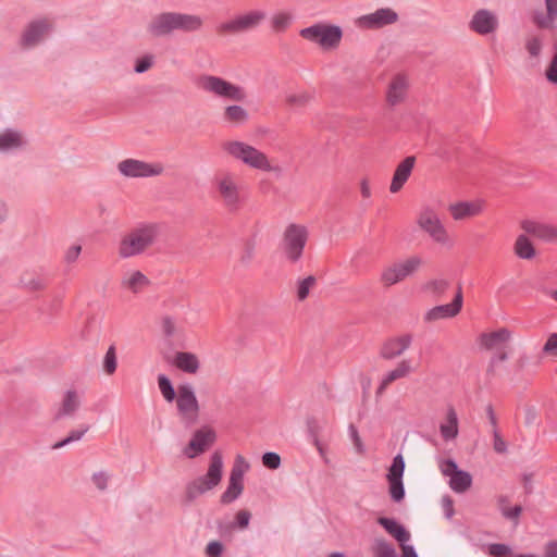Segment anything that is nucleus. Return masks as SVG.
Instances as JSON below:
<instances>
[{
    "mask_svg": "<svg viewBox=\"0 0 557 557\" xmlns=\"http://www.w3.org/2000/svg\"><path fill=\"white\" fill-rule=\"evenodd\" d=\"M212 187L218 200L230 213L238 212L246 202L245 186L234 172L220 171L212 180Z\"/></svg>",
    "mask_w": 557,
    "mask_h": 557,
    "instance_id": "f257e3e1",
    "label": "nucleus"
},
{
    "mask_svg": "<svg viewBox=\"0 0 557 557\" xmlns=\"http://www.w3.org/2000/svg\"><path fill=\"white\" fill-rule=\"evenodd\" d=\"M223 475V457L220 451H214L210 457L208 471L189 483L185 487V500L193 503L200 495L218 486Z\"/></svg>",
    "mask_w": 557,
    "mask_h": 557,
    "instance_id": "f03ea898",
    "label": "nucleus"
},
{
    "mask_svg": "<svg viewBox=\"0 0 557 557\" xmlns=\"http://www.w3.org/2000/svg\"><path fill=\"white\" fill-rule=\"evenodd\" d=\"M157 236L158 226L156 224H146L134 228L121 239L119 256L126 259L143 253L154 243Z\"/></svg>",
    "mask_w": 557,
    "mask_h": 557,
    "instance_id": "7ed1b4c3",
    "label": "nucleus"
},
{
    "mask_svg": "<svg viewBox=\"0 0 557 557\" xmlns=\"http://www.w3.org/2000/svg\"><path fill=\"white\" fill-rule=\"evenodd\" d=\"M222 149L236 160L249 168L271 172L273 170L268 157L257 148L239 140H231L222 144Z\"/></svg>",
    "mask_w": 557,
    "mask_h": 557,
    "instance_id": "20e7f679",
    "label": "nucleus"
},
{
    "mask_svg": "<svg viewBox=\"0 0 557 557\" xmlns=\"http://www.w3.org/2000/svg\"><path fill=\"white\" fill-rule=\"evenodd\" d=\"M308 238L309 231L302 224L290 223L285 227L281 248L289 262L297 263L302 258Z\"/></svg>",
    "mask_w": 557,
    "mask_h": 557,
    "instance_id": "39448f33",
    "label": "nucleus"
},
{
    "mask_svg": "<svg viewBox=\"0 0 557 557\" xmlns=\"http://www.w3.org/2000/svg\"><path fill=\"white\" fill-rule=\"evenodd\" d=\"M199 87L206 92L227 100L244 101L247 97L243 87L214 75L201 76L199 78Z\"/></svg>",
    "mask_w": 557,
    "mask_h": 557,
    "instance_id": "423d86ee",
    "label": "nucleus"
},
{
    "mask_svg": "<svg viewBox=\"0 0 557 557\" xmlns=\"http://www.w3.org/2000/svg\"><path fill=\"white\" fill-rule=\"evenodd\" d=\"M299 34L304 39L318 44L323 49L336 48L343 37L339 26L323 23L302 28Z\"/></svg>",
    "mask_w": 557,
    "mask_h": 557,
    "instance_id": "0eeeda50",
    "label": "nucleus"
},
{
    "mask_svg": "<svg viewBox=\"0 0 557 557\" xmlns=\"http://www.w3.org/2000/svg\"><path fill=\"white\" fill-rule=\"evenodd\" d=\"M265 18L262 11H250L245 14L235 16L234 18L221 23L218 26L220 34L237 35L255 29Z\"/></svg>",
    "mask_w": 557,
    "mask_h": 557,
    "instance_id": "6e6552de",
    "label": "nucleus"
},
{
    "mask_svg": "<svg viewBox=\"0 0 557 557\" xmlns=\"http://www.w3.org/2000/svg\"><path fill=\"white\" fill-rule=\"evenodd\" d=\"M249 469V465L244 457L238 455L231 470L227 488L221 495L220 502L224 505L235 502L244 491V474Z\"/></svg>",
    "mask_w": 557,
    "mask_h": 557,
    "instance_id": "1a4fd4ad",
    "label": "nucleus"
},
{
    "mask_svg": "<svg viewBox=\"0 0 557 557\" xmlns=\"http://www.w3.org/2000/svg\"><path fill=\"white\" fill-rule=\"evenodd\" d=\"M176 407L186 426H190L197 421L199 404L194 388L189 384L178 386Z\"/></svg>",
    "mask_w": 557,
    "mask_h": 557,
    "instance_id": "9d476101",
    "label": "nucleus"
},
{
    "mask_svg": "<svg viewBox=\"0 0 557 557\" xmlns=\"http://www.w3.org/2000/svg\"><path fill=\"white\" fill-rule=\"evenodd\" d=\"M417 223L435 243L442 245L448 243V233L438 214L433 209L429 207L422 209L418 215Z\"/></svg>",
    "mask_w": 557,
    "mask_h": 557,
    "instance_id": "9b49d317",
    "label": "nucleus"
},
{
    "mask_svg": "<svg viewBox=\"0 0 557 557\" xmlns=\"http://www.w3.org/2000/svg\"><path fill=\"white\" fill-rule=\"evenodd\" d=\"M423 260L419 256H411L399 261L382 272L381 280L386 286L394 285L413 274L422 265Z\"/></svg>",
    "mask_w": 557,
    "mask_h": 557,
    "instance_id": "f8f14e48",
    "label": "nucleus"
},
{
    "mask_svg": "<svg viewBox=\"0 0 557 557\" xmlns=\"http://www.w3.org/2000/svg\"><path fill=\"white\" fill-rule=\"evenodd\" d=\"M117 170L125 177L144 178L161 175L163 173V165L137 159H125L117 163Z\"/></svg>",
    "mask_w": 557,
    "mask_h": 557,
    "instance_id": "ddd939ff",
    "label": "nucleus"
},
{
    "mask_svg": "<svg viewBox=\"0 0 557 557\" xmlns=\"http://www.w3.org/2000/svg\"><path fill=\"white\" fill-rule=\"evenodd\" d=\"M215 432L210 428L197 430L188 445L184 448V455L189 459L196 458L208 450L215 442Z\"/></svg>",
    "mask_w": 557,
    "mask_h": 557,
    "instance_id": "4468645a",
    "label": "nucleus"
},
{
    "mask_svg": "<svg viewBox=\"0 0 557 557\" xmlns=\"http://www.w3.org/2000/svg\"><path fill=\"white\" fill-rule=\"evenodd\" d=\"M462 304V289L461 286L459 285L453 301L450 304L435 306L432 309L428 310L424 314V321L434 322L441 319L454 318L461 311Z\"/></svg>",
    "mask_w": 557,
    "mask_h": 557,
    "instance_id": "2eb2a0df",
    "label": "nucleus"
},
{
    "mask_svg": "<svg viewBox=\"0 0 557 557\" xmlns=\"http://www.w3.org/2000/svg\"><path fill=\"white\" fill-rule=\"evenodd\" d=\"M397 13L389 8H382L373 13L360 16L357 25L364 29H376L393 24L397 21Z\"/></svg>",
    "mask_w": 557,
    "mask_h": 557,
    "instance_id": "dca6fc26",
    "label": "nucleus"
},
{
    "mask_svg": "<svg viewBox=\"0 0 557 557\" xmlns=\"http://www.w3.org/2000/svg\"><path fill=\"white\" fill-rule=\"evenodd\" d=\"M413 336L409 333L387 338L381 346L380 357L384 360H394L409 349Z\"/></svg>",
    "mask_w": 557,
    "mask_h": 557,
    "instance_id": "f3484780",
    "label": "nucleus"
},
{
    "mask_svg": "<svg viewBox=\"0 0 557 557\" xmlns=\"http://www.w3.org/2000/svg\"><path fill=\"white\" fill-rule=\"evenodd\" d=\"M521 228L529 235L543 242H557V227L534 220H524L521 222Z\"/></svg>",
    "mask_w": 557,
    "mask_h": 557,
    "instance_id": "a211bd4d",
    "label": "nucleus"
},
{
    "mask_svg": "<svg viewBox=\"0 0 557 557\" xmlns=\"http://www.w3.org/2000/svg\"><path fill=\"white\" fill-rule=\"evenodd\" d=\"M497 27L496 15L486 9L476 11L470 21V28L479 35L492 34Z\"/></svg>",
    "mask_w": 557,
    "mask_h": 557,
    "instance_id": "6ab92c4d",
    "label": "nucleus"
},
{
    "mask_svg": "<svg viewBox=\"0 0 557 557\" xmlns=\"http://www.w3.org/2000/svg\"><path fill=\"white\" fill-rule=\"evenodd\" d=\"M50 28L46 20H37L28 24L23 33L21 45L25 48L36 46Z\"/></svg>",
    "mask_w": 557,
    "mask_h": 557,
    "instance_id": "aec40b11",
    "label": "nucleus"
},
{
    "mask_svg": "<svg viewBox=\"0 0 557 557\" xmlns=\"http://www.w3.org/2000/svg\"><path fill=\"white\" fill-rule=\"evenodd\" d=\"M175 24V12H164L153 17L148 30L156 37L166 36L176 30Z\"/></svg>",
    "mask_w": 557,
    "mask_h": 557,
    "instance_id": "412c9836",
    "label": "nucleus"
},
{
    "mask_svg": "<svg viewBox=\"0 0 557 557\" xmlns=\"http://www.w3.org/2000/svg\"><path fill=\"white\" fill-rule=\"evenodd\" d=\"M414 163L416 158L413 156H409L397 165L389 186L391 193H398L403 188L412 172Z\"/></svg>",
    "mask_w": 557,
    "mask_h": 557,
    "instance_id": "4be33fe9",
    "label": "nucleus"
},
{
    "mask_svg": "<svg viewBox=\"0 0 557 557\" xmlns=\"http://www.w3.org/2000/svg\"><path fill=\"white\" fill-rule=\"evenodd\" d=\"M414 371L413 367L411 366L410 359H403L397 363V366L388 371L381 381L380 386L377 387L376 393L381 394L383 391L392 384L394 381L407 377L410 373Z\"/></svg>",
    "mask_w": 557,
    "mask_h": 557,
    "instance_id": "5701e85b",
    "label": "nucleus"
},
{
    "mask_svg": "<svg viewBox=\"0 0 557 557\" xmlns=\"http://www.w3.org/2000/svg\"><path fill=\"white\" fill-rule=\"evenodd\" d=\"M408 83L405 76L396 75L388 85L386 100L394 107L403 102L406 98Z\"/></svg>",
    "mask_w": 557,
    "mask_h": 557,
    "instance_id": "b1692460",
    "label": "nucleus"
},
{
    "mask_svg": "<svg viewBox=\"0 0 557 557\" xmlns=\"http://www.w3.org/2000/svg\"><path fill=\"white\" fill-rule=\"evenodd\" d=\"M482 209L481 201H461L449 206V211L455 220L475 216L481 213Z\"/></svg>",
    "mask_w": 557,
    "mask_h": 557,
    "instance_id": "393cba45",
    "label": "nucleus"
},
{
    "mask_svg": "<svg viewBox=\"0 0 557 557\" xmlns=\"http://www.w3.org/2000/svg\"><path fill=\"white\" fill-rule=\"evenodd\" d=\"M510 337V331L506 327H502L494 332L482 333L480 335V344L487 350L498 349V347L507 343Z\"/></svg>",
    "mask_w": 557,
    "mask_h": 557,
    "instance_id": "a878e982",
    "label": "nucleus"
},
{
    "mask_svg": "<svg viewBox=\"0 0 557 557\" xmlns=\"http://www.w3.org/2000/svg\"><path fill=\"white\" fill-rule=\"evenodd\" d=\"M81 407V399L75 391H67L58 411L54 414V420H60L65 417H73Z\"/></svg>",
    "mask_w": 557,
    "mask_h": 557,
    "instance_id": "bb28decb",
    "label": "nucleus"
},
{
    "mask_svg": "<svg viewBox=\"0 0 557 557\" xmlns=\"http://www.w3.org/2000/svg\"><path fill=\"white\" fill-rule=\"evenodd\" d=\"M149 283V278L138 270L125 273L121 280V286L134 294L140 293Z\"/></svg>",
    "mask_w": 557,
    "mask_h": 557,
    "instance_id": "cd10ccee",
    "label": "nucleus"
},
{
    "mask_svg": "<svg viewBox=\"0 0 557 557\" xmlns=\"http://www.w3.org/2000/svg\"><path fill=\"white\" fill-rule=\"evenodd\" d=\"M377 523L382 525L388 534L395 537L400 544L409 541L410 533L404 525L399 524L396 520L386 517H380Z\"/></svg>",
    "mask_w": 557,
    "mask_h": 557,
    "instance_id": "c85d7f7f",
    "label": "nucleus"
},
{
    "mask_svg": "<svg viewBox=\"0 0 557 557\" xmlns=\"http://www.w3.org/2000/svg\"><path fill=\"white\" fill-rule=\"evenodd\" d=\"M175 23L176 30L193 33L202 27L203 21L199 15L175 12Z\"/></svg>",
    "mask_w": 557,
    "mask_h": 557,
    "instance_id": "c756f323",
    "label": "nucleus"
},
{
    "mask_svg": "<svg viewBox=\"0 0 557 557\" xmlns=\"http://www.w3.org/2000/svg\"><path fill=\"white\" fill-rule=\"evenodd\" d=\"M174 366L183 372L195 374L199 370L200 363L195 354L178 351L174 357Z\"/></svg>",
    "mask_w": 557,
    "mask_h": 557,
    "instance_id": "7c9ffc66",
    "label": "nucleus"
},
{
    "mask_svg": "<svg viewBox=\"0 0 557 557\" xmlns=\"http://www.w3.org/2000/svg\"><path fill=\"white\" fill-rule=\"evenodd\" d=\"M25 145L23 135L14 129H5L0 134V151L9 152L22 148Z\"/></svg>",
    "mask_w": 557,
    "mask_h": 557,
    "instance_id": "2f4dec72",
    "label": "nucleus"
},
{
    "mask_svg": "<svg viewBox=\"0 0 557 557\" xmlns=\"http://www.w3.org/2000/svg\"><path fill=\"white\" fill-rule=\"evenodd\" d=\"M440 432L445 441L455 440L458 435V417L453 407L447 409L446 421L440 425Z\"/></svg>",
    "mask_w": 557,
    "mask_h": 557,
    "instance_id": "473e14b6",
    "label": "nucleus"
},
{
    "mask_svg": "<svg viewBox=\"0 0 557 557\" xmlns=\"http://www.w3.org/2000/svg\"><path fill=\"white\" fill-rule=\"evenodd\" d=\"M449 487L457 494L466 493L472 485V475L465 470H458L449 479Z\"/></svg>",
    "mask_w": 557,
    "mask_h": 557,
    "instance_id": "72a5a7b5",
    "label": "nucleus"
},
{
    "mask_svg": "<svg viewBox=\"0 0 557 557\" xmlns=\"http://www.w3.org/2000/svg\"><path fill=\"white\" fill-rule=\"evenodd\" d=\"M510 499L507 495H499L497 497V505L502 516L505 519L513 521L515 525L519 522V517L522 512V507L520 505H516L513 507H509Z\"/></svg>",
    "mask_w": 557,
    "mask_h": 557,
    "instance_id": "f704fd0d",
    "label": "nucleus"
},
{
    "mask_svg": "<svg viewBox=\"0 0 557 557\" xmlns=\"http://www.w3.org/2000/svg\"><path fill=\"white\" fill-rule=\"evenodd\" d=\"M20 285L28 292H37L46 288L47 280L37 273L25 272L20 278Z\"/></svg>",
    "mask_w": 557,
    "mask_h": 557,
    "instance_id": "c9c22d12",
    "label": "nucleus"
},
{
    "mask_svg": "<svg viewBox=\"0 0 557 557\" xmlns=\"http://www.w3.org/2000/svg\"><path fill=\"white\" fill-rule=\"evenodd\" d=\"M248 117L247 110L237 104L226 107L223 113V120L235 125L244 124Z\"/></svg>",
    "mask_w": 557,
    "mask_h": 557,
    "instance_id": "e433bc0d",
    "label": "nucleus"
},
{
    "mask_svg": "<svg viewBox=\"0 0 557 557\" xmlns=\"http://www.w3.org/2000/svg\"><path fill=\"white\" fill-rule=\"evenodd\" d=\"M515 253L520 259L525 260H530L535 256V249L527 235L521 234L517 237L515 243Z\"/></svg>",
    "mask_w": 557,
    "mask_h": 557,
    "instance_id": "4c0bfd02",
    "label": "nucleus"
},
{
    "mask_svg": "<svg viewBox=\"0 0 557 557\" xmlns=\"http://www.w3.org/2000/svg\"><path fill=\"white\" fill-rule=\"evenodd\" d=\"M89 424L83 423L76 430H72L69 435L60 442L52 445V449L62 448L71 443L81 441L83 436L89 431Z\"/></svg>",
    "mask_w": 557,
    "mask_h": 557,
    "instance_id": "58836bf2",
    "label": "nucleus"
},
{
    "mask_svg": "<svg viewBox=\"0 0 557 557\" xmlns=\"http://www.w3.org/2000/svg\"><path fill=\"white\" fill-rule=\"evenodd\" d=\"M374 557H397L394 546L383 539H376L373 545Z\"/></svg>",
    "mask_w": 557,
    "mask_h": 557,
    "instance_id": "ea45409f",
    "label": "nucleus"
},
{
    "mask_svg": "<svg viewBox=\"0 0 557 557\" xmlns=\"http://www.w3.org/2000/svg\"><path fill=\"white\" fill-rule=\"evenodd\" d=\"M158 385L164 399L172 403L175 399L176 394L170 379L165 374H159Z\"/></svg>",
    "mask_w": 557,
    "mask_h": 557,
    "instance_id": "a19ab883",
    "label": "nucleus"
},
{
    "mask_svg": "<svg viewBox=\"0 0 557 557\" xmlns=\"http://www.w3.org/2000/svg\"><path fill=\"white\" fill-rule=\"evenodd\" d=\"M405 471L404 457L398 454L394 457L393 462L388 469L387 480H403Z\"/></svg>",
    "mask_w": 557,
    "mask_h": 557,
    "instance_id": "79ce46f5",
    "label": "nucleus"
},
{
    "mask_svg": "<svg viewBox=\"0 0 557 557\" xmlns=\"http://www.w3.org/2000/svg\"><path fill=\"white\" fill-rule=\"evenodd\" d=\"M117 359L115 346L111 345L103 358V370L108 375H112L116 371Z\"/></svg>",
    "mask_w": 557,
    "mask_h": 557,
    "instance_id": "37998d69",
    "label": "nucleus"
},
{
    "mask_svg": "<svg viewBox=\"0 0 557 557\" xmlns=\"http://www.w3.org/2000/svg\"><path fill=\"white\" fill-rule=\"evenodd\" d=\"M290 22L292 15L286 12H280L277 14H274L271 20L272 28L278 33L286 30L290 25Z\"/></svg>",
    "mask_w": 557,
    "mask_h": 557,
    "instance_id": "c03bdc74",
    "label": "nucleus"
},
{
    "mask_svg": "<svg viewBox=\"0 0 557 557\" xmlns=\"http://www.w3.org/2000/svg\"><path fill=\"white\" fill-rule=\"evenodd\" d=\"M450 283L447 280L438 278L431 281L424 285V289L432 293L434 296L440 297L446 293Z\"/></svg>",
    "mask_w": 557,
    "mask_h": 557,
    "instance_id": "a18cd8bd",
    "label": "nucleus"
},
{
    "mask_svg": "<svg viewBox=\"0 0 557 557\" xmlns=\"http://www.w3.org/2000/svg\"><path fill=\"white\" fill-rule=\"evenodd\" d=\"M315 285V277L312 276V275H309L302 280H299L298 281V284H297V298L298 300L302 301L305 300L309 293H310V289Z\"/></svg>",
    "mask_w": 557,
    "mask_h": 557,
    "instance_id": "49530a36",
    "label": "nucleus"
},
{
    "mask_svg": "<svg viewBox=\"0 0 557 557\" xmlns=\"http://www.w3.org/2000/svg\"><path fill=\"white\" fill-rule=\"evenodd\" d=\"M388 481V491L392 499L396 503H399L405 497V487L403 480H387Z\"/></svg>",
    "mask_w": 557,
    "mask_h": 557,
    "instance_id": "de8ad7c7",
    "label": "nucleus"
},
{
    "mask_svg": "<svg viewBox=\"0 0 557 557\" xmlns=\"http://www.w3.org/2000/svg\"><path fill=\"white\" fill-rule=\"evenodd\" d=\"M312 96L309 94V92H299V94H293V95H288L286 97V102L290 106V107H294V108H300V107H305L306 104L309 103V101L311 100Z\"/></svg>",
    "mask_w": 557,
    "mask_h": 557,
    "instance_id": "09e8293b",
    "label": "nucleus"
},
{
    "mask_svg": "<svg viewBox=\"0 0 557 557\" xmlns=\"http://www.w3.org/2000/svg\"><path fill=\"white\" fill-rule=\"evenodd\" d=\"M255 257V243L252 240H247L244 244L243 250L239 255V262L242 265L247 267L250 264Z\"/></svg>",
    "mask_w": 557,
    "mask_h": 557,
    "instance_id": "8fccbe9b",
    "label": "nucleus"
},
{
    "mask_svg": "<svg viewBox=\"0 0 557 557\" xmlns=\"http://www.w3.org/2000/svg\"><path fill=\"white\" fill-rule=\"evenodd\" d=\"M307 429L310 437L312 438L314 445L318 447L320 451H322V447L319 441V433L321 431V426L315 418H309L307 420Z\"/></svg>",
    "mask_w": 557,
    "mask_h": 557,
    "instance_id": "3c124183",
    "label": "nucleus"
},
{
    "mask_svg": "<svg viewBox=\"0 0 557 557\" xmlns=\"http://www.w3.org/2000/svg\"><path fill=\"white\" fill-rule=\"evenodd\" d=\"M533 23L539 28H550L553 26V17H549V14H546L542 11H535L532 15Z\"/></svg>",
    "mask_w": 557,
    "mask_h": 557,
    "instance_id": "603ef678",
    "label": "nucleus"
},
{
    "mask_svg": "<svg viewBox=\"0 0 557 557\" xmlns=\"http://www.w3.org/2000/svg\"><path fill=\"white\" fill-rule=\"evenodd\" d=\"M490 556L492 557H506L511 555L510 546L502 543H493L487 546Z\"/></svg>",
    "mask_w": 557,
    "mask_h": 557,
    "instance_id": "864d4df0",
    "label": "nucleus"
},
{
    "mask_svg": "<svg viewBox=\"0 0 557 557\" xmlns=\"http://www.w3.org/2000/svg\"><path fill=\"white\" fill-rule=\"evenodd\" d=\"M262 463L270 470H276L281 466V457L276 453L268 451L262 456Z\"/></svg>",
    "mask_w": 557,
    "mask_h": 557,
    "instance_id": "5fc2aeb1",
    "label": "nucleus"
},
{
    "mask_svg": "<svg viewBox=\"0 0 557 557\" xmlns=\"http://www.w3.org/2000/svg\"><path fill=\"white\" fill-rule=\"evenodd\" d=\"M81 252H82L81 245L75 244V245L70 246L64 252V261L67 264H72V263L76 262Z\"/></svg>",
    "mask_w": 557,
    "mask_h": 557,
    "instance_id": "6e6d98bb",
    "label": "nucleus"
},
{
    "mask_svg": "<svg viewBox=\"0 0 557 557\" xmlns=\"http://www.w3.org/2000/svg\"><path fill=\"white\" fill-rule=\"evenodd\" d=\"M440 469H441L442 474L444 476H449V479L451 478V475L455 472H457L459 470L456 461L453 459L443 460L440 465Z\"/></svg>",
    "mask_w": 557,
    "mask_h": 557,
    "instance_id": "4d7b16f0",
    "label": "nucleus"
},
{
    "mask_svg": "<svg viewBox=\"0 0 557 557\" xmlns=\"http://www.w3.org/2000/svg\"><path fill=\"white\" fill-rule=\"evenodd\" d=\"M493 448L497 454H505L507 451V443L503 440L498 429L493 430Z\"/></svg>",
    "mask_w": 557,
    "mask_h": 557,
    "instance_id": "13d9d810",
    "label": "nucleus"
},
{
    "mask_svg": "<svg viewBox=\"0 0 557 557\" xmlns=\"http://www.w3.org/2000/svg\"><path fill=\"white\" fill-rule=\"evenodd\" d=\"M543 352L546 355L557 356V333H553L548 336L543 346Z\"/></svg>",
    "mask_w": 557,
    "mask_h": 557,
    "instance_id": "bf43d9fd",
    "label": "nucleus"
},
{
    "mask_svg": "<svg viewBox=\"0 0 557 557\" xmlns=\"http://www.w3.org/2000/svg\"><path fill=\"white\" fill-rule=\"evenodd\" d=\"M153 63V57L152 55H144L143 58L138 59L135 64V72L136 73H144L148 71Z\"/></svg>",
    "mask_w": 557,
    "mask_h": 557,
    "instance_id": "052dcab7",
    "label": "nucleus"
},
{
    "mask_svg": "<svg viewBox=\"0 0 557 557\" xmlns=\"http://www.w3.org/2000/svg\"><path fill=\"white\" fill-rule=\"evenodd\" d=\"M525 48L531 57H537L542 50V42L537 37L530 38Z\"/></svg>",
    "mask_w": 557,
    "mask_h": 557,
    "instance_id": "680f3d73",
    "label": "nucleus"
},
{
    "mask_svg": "<svg viewBox=\"0 0 557 557\" xmlns=\"http://www.w3.org/2000/svg\"><path fill=\"white\" fill-rule=\"evenodd\" d=\"M175 321L172 317L162 318V332L166 337H172L175 334Z\"/></svg>",
    "mask_w": 557,
    "mask_h": 557,
    "instance_id": "e2e57ef3",
    "label": "nucleus"
},
{
    "mask_svg": "<svg viewBox=\"0 0 557 557\" xmlns=\"http://www.w3.org/2000/svg\"><path fill=\"white\" fill-rule=\"evenodd\" d=\"M109 474L100 471L92 474L94 484L100 490L104 491L108 486Z\"/></svg>",
    "mask_w": 557,
    "mask_h": 557,
    "instance_id": "0e129e2a",
    "label": "nucleus"
},
{
    "mask_svg": "<svg viewBox=\"0 0 557 557\" xmlns=\"http://www.w3.org/2000/svg\"><path fill=\"white\" fill-rule=\"evenodd\" d=\"M223 545L218 541H212L207 545L206 554L208 557H221Z\"/></svg>",
    "mask_w": 557,
    "mask_h": 557,
    "instance_id": "69168bd1",
    "label": "nucleus"
},
{
    "mask_svg": "<svg viewBox=\"0 0 557 557\" xmlns=\"http://www.w3.org/2000/svg\"><path fill=\"white\" fill-rule=\"evenodd\" d=\"M442 507L444 510V515L447 519H451L455 515L454 510V500L450 496L446 495L442 498Z\"/></svg>",
    "mask_w": 557,
    "mask_h": 557,
    "instance_id": "338daca9",
    "label": "nucleus"
},
{
    "mask_svg": "<svg viewBox=\"0 0 557 557\" xmlns=\"http://www.w3.org/2000/svg\"><path fill=\"white\" fill-rule=\"evenodd\" d=\"M546 78L550 83H557V52L554 54L553 60L546 70Z\"/></svg>",
    "mask_w": 557,
    "mask_h": 557,
    "instance_id": "774afa93",
    "label": "nucleus"
}]
</instances>
